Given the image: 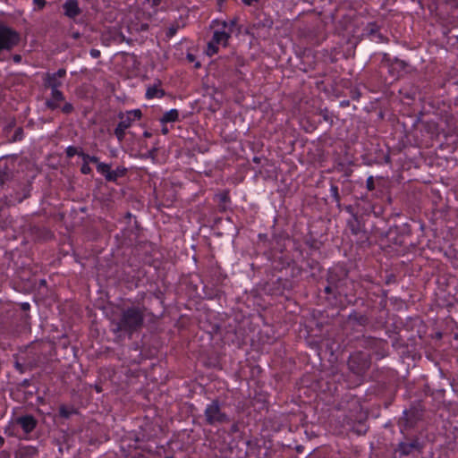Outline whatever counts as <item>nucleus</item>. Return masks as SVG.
Masks as SVG:
<instances>
[{"instance_id":"obj_1","label":"nucleus","mask_w":458,"mask_h":458,"mask_svg":"<svg viewBox=\"0 0 458 458\" xmlns=\"http://www.w3.org/2000/svg\"><path fill=\"white\" fill-rule=\"evenodd\" d=\"M327 302L333 308L344 309L353 305L354 282L349 278V271L344 267L330 268L327 274V285L324 288Z\"/></svg>"},{"instance_id":"obj_2","label":"nucleus","mask_w":458,"mask_h":458,"mask_svg":"<svg viewBox=\"0 0 458 458\" xmlns=\"http://www.w3.org/2000/svg\"><path fill=\"white\" fill-rule=\"evenodd\" d=\"M147 311L148 308L140 302L120 307L110 322L111 332L120 339L131 338L143 328Z\"/></svg>"},{"instance_id":"obj_3","label":"nucleus","mask_w":458,"mask_h":458,"mask_svg":"<svg viewBox=\"0 0 458 458\" xmlns=\"http://www.w3.org/2000/svg\"><path fill=\"white\" fill-rule=\"evenodd\" d=\"M424 444L418 437H404L403 440L398 443L394 452L399 454V457L412 456L419 458L422 454Z\"/></svg>"},{"instance_id":"obj_4","label":"nucleus","mask_w":458,"mask_h":458,"mask_svg":"<svg viewBox=\"0 0 458 458\" xmlns=\"http://www.w3.org/2000/svg\"><path fill=\"white\" fill-rule=\"evenodd\" d=\"M205 422L207 425L216 426L226 424L231 421L227 413L221 407L218 399H214L208 403L204 411Z\"/></svg>"},{"instance_id":"obj_5","label":"nucleus","mask_w":458,"mask_h":458,"mask_svg":"<svg viewBox=\"0 0 458 458\" xmlns=\"http://www.w3.org/2000/svg\"><path fill=\"white\" fill-rule=\"evenodd\" d=\"M21 34L13 28L0 22V54L11 52L21 42Z\"/></svg>"},{"instance_id":"obj_6","label":"nucleus","mask_w":458,"mask_h":458,"mask_svg":"<svg viewBox=\"0 0 458 458\" xmlns=\"http://www.w3.org/2000/svg\"><path fill=\"white\" fill-rule=\"evenodd\" d=\"M348 369L354 375L364 376L371 365L370 355L363 352H355L349 356Z\"/></svg>"},{"instance_id":"obj_7","label":"nucleus","mask_w":458,"mask_h":458,"mask_svg":"<svg viewBox=\"0 0 458 458\" xmlns=\"http://www.w3.org/2000/svg\"><path fill=\"white\" fill-rule=\"evenodd\" d=\"M97 171L105 177L106 182H116L118 178L126 175L128 169L124 166L119 165L114 170H112L110 164L103 163L98 164Z\"/></svg>"},{"instance_id":"obj_8","label":"nucleus","mask_w":458,"mask_h":458,"mask_svg":"<svg viewBox=\"0 0 458 458\" xmlns=\"http://www.w3.org/2000/svg\"><path fill=\"white\" fill-rule=\"evenodd\" d=\"M387 342L386 340L373 337L364 336L362 339V346L372 350L378 358H384L387 354Z\"/></svg>"},{"instance_id":"obj_9","label":"nucleus","mask_w":458,"mask_h":458,"mask_svg":"<svg viewBox=\"0 0 458 458\" xmlns=\"http://www.w3.org/2000/svg\"><path fill=\"white\" fill-rule=\"evenodd\" d=\"M66 76L64 68L58 69L55 72H47L43 77V86L51 91L59 89L63 86L62 79Z\"/></svg>"},{"instance_id":"obj_10","label":"nucleus","mask_w":458,"mask_h":458,"mask_svg":"<svg viewBox=\"0 0 458 458\" xmlns=\"http://www.w3.org/2000/svg\"><path fill=\"white\" fill-rule=\"evenodd\" d=\"M347 226L351 233L357 236L361 242L369 241V233L365 228L364 223L358 216H353L347 221Z\"/></svg>"},{"instance_id":"obj_11","label":"nucleus","mask_w":458,"mask_h":458,"mask_svg":"<svg viewBox=\"0 0 458 458\" xmlns=\"http://www.w3.org/2000/svg\"><path fill=\"white\" fill-rule=\"evenodd\" d=\"M13 421L15 425L21 427L23 433L25 434L24 437H27L29 434L33 432L38 424L36 417L31 414H22L16 416Z\"/></svg>"},{"instance_id":"obj_12","label":"nucleus","mask_w":458,"mask_h":458,"mask_svg":"<svg viewBox=\"0 0 458 458\" xmlns=\"http://www.w3.org/2000/svg\"><path fill=\"white\" fill-rule=\"evenodd\" d=\"M45 107L50 111H55L60 109L64 114L69 115L74 112V106L70 102H64V104L59 100H53V97L50 95L48 98L46 99Z\"/></svg>"},{"instance_id":"obj_13","label":"nucleus","mask_w":458,"mask_h":458,"mask_svg":"<svg viewBox=\"0 0 458 458\" xmlns=\"http://www.w3.org/2000/svg\"><path fill=\"white\" fill-rule=\"evenodd\" d=\"M362 36L369 38H377V42L387 43L388 38L380 32V26L376 21L367 23L362 30Z\"/></svg>"},{"instance_id":"obj_14","label":"nucleus","mask_w":458,"mask_h":458,"mask_svg":"<svg viewBox=\"0 0 458 458\" xmlns=\"http://www.w3.org/2000/svg\"><path fill=\"white\" fill-rule=\"evenodd\" d=\"M420 416L419 411L415 408L404 410L399 420V425L403 427L404 429L413 428L420 420Z\"/></svg>"},{"instance_id":"obj_15","label":"nucleus","mask_w":458,"mask_h":458,"mask_svg":"<svg viewBox=\"0 0 458 458\" xmlns=\"http://www.w3.org/2000/svg\"><path fill=\"white\" fill-rule=\"evenodd\" d=\"M30 235L36 241H48L53 239V233L45 226L38 225H30Z\"/></svg>"},{"instance_id":"obj_16","label":"nucleus","mask_w":458,"mask_h":458,"mask_svg":"<svg viewBox=\"0 0 458 458\" xmlns=\"http://www.w3.org/2000/svg\"><path fill=\"white\" fill-rule=\"evenodd\" d=\"M118 117L121 120L114 129V135L119 142H123L125 138V131L131 126L132 119L130 116H125L123 113L120 112Z\"/></svg>"},{"instance_id":"obj_17","label":"nucleus","mask_w":458,"mask_h":458,"mask_svg":"<svg viewBox=\"0 0 458 458\" xmlns=\"http://www.w3.org/2000/svg\"><path fill=\"white\" fill-rule=\"evenodd\" d=\"M14 176V163L1 162L0 163V187H4L10 182Z\"/></svg>"},{"instance_id":"obj_18","label":"nucleus","mask_w":458,"mask_h":458,"mask_svg":"<svg viewBox=\"0 0 458 458\" xmlns=\"http://www.w3.org/2000/svg\"><path fill=\"white\" fill-rule=\"evenodd\" d=\"M388 67V72L393 78H399L405 72L408 64L397 57L394 58Z\"/></svg>"},{"instance_id":"obj_19","label":"nucleus","mask_w":458,"mask_h":458,"mask_svg":"<svg viewBox=\"0 0 458 458\" xmlns=\"http://www.w3.org/2000/svg\"><path fill=\"white\" fill-rule=\"evenodd\" d=\"M38 455L37 446L19 445L14 451V458H36Z\"/></svg>"},{"instance_id":"obj_20","label":"nucleus","mask_w":458,"mask_h":458,"mask_svg":"<svg viewBox=\"0 0 458 458\" xmlns=\"http://www.w3.org/2000/svg\"><path fill=\"white\" fill-rule=\"evenodd\" d=\"M64 14L69 19H75L81 13L77 0H66L63 4Z\"/></svg>"},{"instance_id":"obj_21","label":"nucleus","mask_w":458,"mask_h":458,"mask_svg":"<svg viewBox=\"0 0 458 458\" xmlns=\"http://www.w3.org/2000/svg\"><path fill=\"white\" fill-rule=\"evenodd\" d=\"M348 319L350 321L354 322L356 325L361 327H366L369 322V319L367 315L360 314L356 310H352V312L348 316Z\"/></svg>"},{"instance_id":"obj_22","label":"nucleus","mask_w":458,"mask_h":458,"mask_svg":"<svg viewBox=\"0 0 458 458\" xmlns=\"http://www.w3.org/2000/svg\"><path fill=\"white\" fill-rule=\"evenodd\" d=\"M231 38L230 32H226L225 30H216L213 34L211 40L215 44H223L224 47L228 45V40Z\"/></svg>"},{"instance_id":"obj_23","label":"nucleus","mask_w":458,"mask_h":458,"mask_svg":"<svg viewBox=\"0 0 458 458\" xmlns=\"http://www.w3.org/2000/svg\"><path fill=\"white\" fill-rule=\"evenodd\" d=\"M218 199V209L220 212L227 210V203L230 202V196L227 191H224L216 195Z\"/></svg>"},{"instance_id":"obj_24","label":"nucleus","mask_w":458,"mask_h":458,"mask_svg":"<svg viewBox=\"0 0 458 458\" xmlns=\"http://www.w3.org/2000/svg\"><path fill=\"white\" fill-rule=\"evenodd\" d=\"M165 90L162 89H159L157 88V86H151V87H148L147 89V91H146V98L148 99H152V98H161L162 97L165 96Z\"/></svg>"},{"instance_id":"obj_25","label":"nucleus","mask_w":458,"mask_h":458,"mask_svg":"<svg viewBox=\"0 0 458 458\" xmlns=\"http://www.w3.org/2000/svg\"><path fill=\"white\" fill-rule=\"evenodd\" d=\"M179 118V112L177 109H171L164 114L162 118L160 119V122L162 123H174L176 122Z\"/></svg>"},{"instance_id":"obj_26","label":"nucleus","mask_w":458,"mask_h":458,"mask_svg":"<svg viewBox=\"0 0 458 458\" xmlns=\"http://www.w3.org/2000/svg\"><path fill=\"white\" fill-rule=\"evenodd\" d=\"M29 197V192L24 193L22 196L20 194H16L15 196L10 195H4V199L7 205H14L15 203H21L24 199Z\"/></svg>"},{"instance_id":"obj_27","label":"nucleus","mask_w":458,"mask_h":458,"mask_svg":"<svg viewBox=\"0 0 458 458\" xmlns=\"http://www.w3.org/2000/svg\"><path fill=\"white\" fill-rule=\"evenodd\" d=\"M79 156L82 158L83 163H93L96 164L97 166L98 165V164H103V162L99 161V158L98 157L90 156L83 152L82 150L80 151Z\"/></svg>"},{"instance_id":"obj_28","label":"nucleus","mask_w":458,"mask_h":458,"mask_svg":"<svg viewBox=\"0 0 458 458\" xmlns=\"http://www.w3.org/2000/svg\"><path fill=\"white\" fill-rule=\"evenodd\" d=\"M274 21L270 17L265 15L263 20H259L254 26L256 28H267L271 29L273 27Z\"/></svg>"},{"instance_id":"obj_29","label":"nucleus","mask_w":458,"mask_h":458,"mask_svg":"<svg viewBox=\"0 0 458 458\" xmlns=\"http://www.w3.org/2000/svg\"><path fill=\"white\" fill-rule=\"evenodd\" d=\"M318 114L322 116L323 120L329 123L330 125L333 124V117L331 113L329 112L328 108L325 107L323 109H320L318 112Z\"/></svg>"},{"instance_id":"obj_30","label":"nucleus","mask_w":458,"mask_h":458,"mask_svg":"<svg viewBox=\"0 0 458 458\" xmlns=\"http://www.w3.org/2000/svg\"><path fill=\"white\" fill-rule=\"evenodd\" d=\"M218 52V45L215 44L212 40L208 43L207 55L212 56Z\"/></svg>"},{"instance_id":"obj_31","label":"nucleus","mask_w":458,"mask_h":458,"mask_svg":"<svg viewBox=\"0 0 458 458\" xmlns=\"http://www.w3.org/2000/svg\"><path fill=\"white\" fill-rule=\"evenodd\" d=\"M50 95L53 97V100H59L63 104L66 102L64 94L60 89L51 91Z\"/></svg>"},{"instance_id":"obj_32","label":"nucleus","mask_w":458,"mask_h":458,"mask_svg":"<svg viewBox=\"0 0 458 458\" xmlns=\"http://www.w3.org/2000/svg\"><path fill=\"white\" fill-rule=\"evenodd\" d=\"M330 193H331V197L333 198L334 201L341 199L338 186L333 182H331V184H330Z\"/></svg>"},{"instance_id":"obj_33","label":"nucleus","mask_w":458,"mask_h":458,"mask_svg":"<svg viewBox=\"0 0 458 458\" xmlns=\"http://www.w3.org/2000/svg\"><path fill=\"white\" fill-rule=\"evenodd\" d=\"M125 116L131 117L133 122L134 120H140L142 117V112L140 109H133L128 111Z\"/></svg>"},{"instance_id":"obj_34","label":"nucleus","mask_w":458,"mask_h":458,"mask_svg":"<svg viewBox=\"0 0 458 458\" xmlns=\"http://www.w3.org/2000/svg\"><path fill=\"white\" fill-rule=\"evenodd\" d=\"M285 238L286 237H285V233H273L272 234V238L269 241V243L273 244V242H276V244H280L281 241L284 240Z\"/></svg>"},{"instance_id":"obj_35","label":"nucleus","mask_w":458,"mask_h":458,"mask_svg":"<svg viewBox=\"0 0 458 458\" xmlns=\"http://www.w3.org/2000/svg\"><path fill=\"white\" fill-rule=\"evenodd\" d=\"M24 132L22 127H18L14 131V133L12 137V141H20L23 139Z\"/></svg>"},{"instance_id":"obj_36","label":"nucleus","mask_w":458,"mask_h":458,"mask_svg":"<svg viewBox=\"0 0 458 458\" xmlns=\"http://www.w3.org/2000/svg\"><path fill=\"white\" fill-rule=\"evenodd\" d=\"M80 151L78 150V148L74 146H69L65 149V154L68 158L73 157L75 155L79 156Z\"/></svg>"},{"instance_id":"obj_37","label":"nucleus","mask_w":458,"mask_h":458,"mask_svg":"<svg viewBox=\"0 0 458 458\" xmlns=\"http://www.w3.org/2000/svg\"><path fill=\"white\" fill-rule=\"evenodd\" d=\"M72 413H73V411L68 410L67 407L64 405H61L59 407V415L62 418L68 419Z\"/></svg>"},{"instance_id":"obj_38","label":"nucleus","mask_w":458,"mask_h":458,"mask_svg":"<svg viewBox=\"0 0 458 458\" xmlns=\"http://www.w3.org/2000/svg\"><path fill=\"white\" fill-rule=\"evenodd\" d=\"M158 148L153 147L151 149H149L146 154L145 157L155 159L157 155Z\"/></svg>"},{"instance_id":"obj_39","label":"nucleus","mask_w":458,"mask_h":458,"mask_svg":"<svg viewBox=\"0 0 458 458\" xmlns=\"http://www.w3.org/2000/svg\"><path fill=\"white\" fill-rule=\"evenodd\" d=\"M386 305H387V295H386V293L385 291H382V297H381V300L379 301V309L381 310H385Z\"/></svg>"},{"instance_id":"obj_40","label":"nucleus","mask_w":458,"mask_h":458,"mask_svg":"<svg viewBox=\"0 0 458 458\" xmlns=\"http://www.w3.org/2000/svg\"><path fill=\"white\" fill-rule=\"evenodd\" d=\"M81 173L82 174H90L92 173V169L87 163H82V165L81 166Z\"/></svg>"},{"instance_id":"obj_41","label":"nucleus","mask_w":458,"mask_h":458,"mask_svg":"<svg viewBox=\"0 0 458 458\" xmlns=\"http://www.w3.org/2000/svg\"><path fill=\"white\" fill-rule=\"evenodd\" d=\"M4 434H6L8 437H18L19 439H26V440H27V439H29V437H21V436H18L17 434H15V433L13 432V429H10L9 428H6L4 429Z\"/></svg>"},{"instance_id":"obj_42","label":"nucleus","mask_w":458,"mask_h":458,"mask_svg":"<svg viewBox=\"0 0 458 458\" xmlns=\"http://www.w3.org/2000/svg\"><path fill=\"white\" fill-rule=\"evenodd\" d=\"M177 30H178V26H174V25H173V26H171V27L167 30V31H166V37H167L168 38H173V37L176 34Z\"/></svg>"},{"instance_id":"obj_43","label":"nucleus","mask_w":458,"mask_h":458,"mask_svg":"<svg viewBox=\"0 0 458 458\" xmlns=\"http://www.w3.org/2000/svg\"><path fill=\"white\" fill-rule=\"evenodd\" d=\"M366 187L369 191H373L375 189V182L373 176H369L366 181Z\"/></svg>"},{"instance_id":"obj_44","label":"nucleus","mask_w":458,"mask_h":458,"mask_svg":"<svg viewBox=\"0 0 458 458\" xmlns=\"http://www.w3.org/2000/svg\"><path fill=\"white\" fill-rule=\"evenodd\" d=\"M452 265L454 268L458 269V251H454L452 257H450Z\"/></svg>"},{"instance_id":"obj_45","label":"nucleus","mask_w":458,"mask_h":458,"mask_svg":"<svg viewBox=\"0 0 458 458\" xmlns=\"http://www.w3.org/2000/svg\"><path fill=\"white\" fill-rule=\"evenodd\" d=\"M33 4L38 7V10H42L46 4V0H33Z\"/></svg>"},{"instance_id":"obj_46","label":"nucleus","mask_w":458,"mask_h":458,"mask_svg":"<svg viewBox=\"0 0 458 458\" xmlns=\"http://www.w3.org/2000/svg\"><path fill=\"white\" fill-rule=\"evenodd\" d=\"M425 127L428 128V130L433 131H437V124L435 122H426L425 123Z\"/></svg>"},{"instance_id":"obj_47","label":"nucleus","mask_w":458,"mask_h":458,"mask_svg":"<svg viewBox=\"0 0 458 458\" xmlns=\"http://www.w3.org/2000/svg\"><path fill=\"white\" fill-rule=\"evenodd\" d=\"M344 210L351 215L352 217L353 216H357V214L354 212V208L352 205H347L344 207Z\"/></svg>"},{"instance_id":"obj_48","label":"nucleus","mask_w":458,"mask_h":458,"mask_svg":"<svg viewBox=\"0 0 458 458\" xmlns=\"http://www.w3.org/2000/svg\"><path fill=\"white\" fill-rule=\"evenodd\" d=\"M393 61L392 58L388 55V54H384L382 58V63L386 64L387 66L390 64V63Z\"/></svg>"},{"instance_id":"obj_49","label":"nucleus","mask_w":458,"mask_h":458,"mask_svg":"<svg viewBox=\"0 0 458 458\" xmlns=\"http://www.w3.org/2000/svg\"><path fill=\"white\" fill-rule=\"evenodd\" d=\"M90 56L93 58H98L100 56V51L96 48H92L89 51Z\"/></svg>"},{"instance_id":"obj_50","label":"nucleus","mask_w":458,"mask_h":458,"mask_svg":"<svg viewBox=\"0 0 458 458\" xmlns=\"http://www.w3.org/2000/svg\"><path fill=\"white\" fill-rule=\"evenodd\" d=\"M237 21H238L237 18H233V20H231V21L228 22V25H229V32H230V34H231V33H232V31H233V28L234 26H236Z\"/></svg>"},{"instance_id":"obj_51","label":"nucleus","mask_w":458,"mask_h":458,"mask_svg":"<svg viewBox=\"0 0 458 458\" xmlns=\"http://www.w3.org/2000/svg\"><path fill=\"white\" fill-rule=\"evenodd\" d=\"M308 265L311 269H316L318 267L319 263L317 260L312 259L310 263H308Z\"/></svg>"},{"instance_id":"obj_52","label":"nucleus","mask_w":458,"mask_h":458,"mask_svg":"<svg viewBox=\"0 0 458 458\" xmlns=\"http://www.w3.org/2000/svg\"><path fill=\"white\" fill-rule=\"evenodd\" d=\"M354 420H356V418H353L352 416H346V418L344 420V421L347 424V425H350L351 423H352Z\"/></svg>"},{"instance_id":"obj_53","label":"nucleus","mask_w":458,"mask_h":458,"mask_svg":"<svg viewBox=\"0 0 458 458\" xmlns=\"http://www.w3.org/2000/svg\"><path fill=\"white\" fill-rule=\"evenodd\" d=\"M21 59L22 58L21 55L16 54L13 55V60L15 64H20L21 62Z\"/></svg>"},{"instance_id":"obj_54","label":"nucleus","mask_w":458,"mask_h":458,"mask_svg":"<svg viewBox=\"0 0 458 458\" xmlns=\"http://www.w3.org/2000/svg\"><path fill=\"white\" fill-rule=\"evenodd\" d=\"M162 2L163 0H151L150 5L152 8H157Z\"/></svg>"},{"instance_id":"obj_55","label":"nucleus","mask_w":458,"mask_h":458,"mask_svg":"<svg viewBox=\"0 0 458 458\" xmlns=\"http://www.w3.org/2000/svg\"><path fill=\"white\" fill-rule=\"evenodd\" d=\"M186 58L189 62L192 63L196 60V56L191 54V53H188L187 55H186Z\"/></svg>"},{"instance_id":"obj_56","label":"nucleus","mask_w":458,"mask_h":458,"mask_svg":"<svg viewBox=\"0 0 458 458\" xmlns=\"http://www.w3.org/2000/svg\"><path fill=\"white\" fill-rule=\"evenodd\" d=\"M259 0H242V2L248 6H250L253 4V3L259 2Z\"/></svg>"},{"instance_id":"obj_57","label":"nucleus","mask_w":458,"mask_h":458,"mask_svg":"<svg viewBox=\"0 0 458 458\" xmlns=\"http://www.w3.org/2000/svg\"><path fill=\"white\" fill-rule=\"evenodd\" d=\"M149 26L148 23H142L140 24V31H147L148 30Z\"/></svg>"},{"instance_id":"obj_58","label":"nucleus","mask_w":458,"mask_h":458,"mask_svg":"<svg viewBox=\"0 0 458 458\" xmlns=\"http://www.w3.org/2000/svg\"><path fill=\"white\" fill-rule=\"evenodd\" d=\"M259 238L262 241H267V242L270 241V240H268L267 234H266V233H259Z\"/></svg>"},{"instance_id":"obj_59","label":"nucleus","mask_w":458,"mask_h":458,"mask_svg":"<svg viewBox=\"0 0 458 458\" xmlns=\"http://www.w3.org/2000/svg\"><path fill=\"white\" fill-rule=\"evenodd\" d=\"M309 458H326V456L321 454H313Z\"/></svg>"},{"instance_id":"obj_60","label":"nucleus","mask_w":458,"mask_h":458,"mask_svg":"<svg viewBox=\"0 0 458 458\" xmlns=\"http://www.w3.org/2000/svg\"><path fill=\"white\" fill-rule=\"evenodd\" d=\"M21 309H22L23 310H30V304H29L28 302H23V303H21Z\"/></svg>"},{"instance_id":"obj_61","label":"nucleus","mask_w":458,"mask_h":458,"mask_svg":"<svg viewBox=\"0 0 458 458\" xmlns=\"http://www.w3.org/2000/svg\"><path fill=\"white\" fill-rule=\"evenodd\" d=\"M227 0H216V3H217V5L219 7V11H221V8H222V5L224 4L225 2H226Z\"/></svg>"},{"instance_id":"obj_62","label":"nucleus","mask_w":458,"mask_h":458,"mask_svg":"<svg viewBox=\"0 0 458 458\" xmlns=\"http://www.w3.org/2000/svg\"><path fill=\"white\" fill-rule=\"evenodd\" d=\"M131 458H147L143 454L139 453L133 455Z\"/></svg>"},{"instance_id":"obj_63","label":"nucleus","mask_w":458,"mask_h":458,"mask_svg":"<svg viewBox=\"0 0 458 458\" xmlns=\"http://www.w3.org/2000/svg\"><path fill=\"white\" fill-rule=\"evenodd\" d=\"M143 136H144L145 138H150V137L152 136V133H151V132H149V131H145L143 132Z\"/></svg>"},{"instance_id":"obj_64","label":"nucleus","mask_w":458,"mask_h":458,"mask_svg":"<svg viewBox=\"0 0 458 458\" xmlns=\"http://www.w3.org/2000/svg\"><path fill=\"white\" fill-rule=\"evenodd\" d=\"M94 388L98 393H101L103 391L102 387L98 385H95Z\"/></svg>"}]
</instances>
